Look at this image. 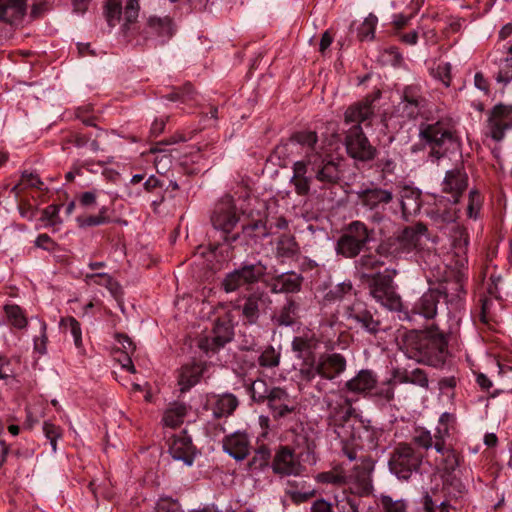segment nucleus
Listing matches in <instances>:
<instances>
[{"instance_id": "f257e3e1", "label": "nucleus", "mask_w": 512, "mask_h": 512, "mask_svg": "<svg viewBox=\"0 0 512 512\" xmlns=\"http://www.w3.org/2000/svg\"><path fill=\"white\" fill-rule=\"evenodd\" d=\"M304 149V158L293 164L291 183L298 195H307L310 191L312 177L308 170L314 173V178L324 185H334L340 182L343 172L341 161L326 153L318 145V136L314 131H300L291 137Z\"/></svg>"}, {"instance_id": "f03ea898", "label": "nucleus", "mask_w": 512, "mask_h": 512, "mask_svg": "<svg viewBox=\"0 0 512 512\" xmlns=\"http://www.w3.org/2000/svg\"><path fill=\"white\" fill-rule=\"evenodd\" d=\"M374 111L369 100L350 106L345 112V122L355 123L348 129L345 147L349 156L360 161H369L375 156V149L363 133L360 123L367 121Z\"/></svg>"}, {"instance_id": "7ed1b4c3", "label": "nucleus", "mask_w": 512, "mask_h": 512, "mask_svg": "<svg viewBox=\"0 0 512 512\" xmlns=\"http://www.w3.org/2000/svg\"><path fill=\"white\" fill-rule=\"evenodd\" d=\"M427 228L419 223L406 227L400 233L383 240L377 247V254L385 258H398L414 251H421L428 240Z\"/></svg>"}, {"instance_id": "20e7f679", "label": "nucleus", "mask_w": 512, "mask_h": 512, "mask_svg": "<svg viewBox=\"0 0 512 512\" xmlns=\"http://www.w3.org/2000/svg\"><path fill=\"white\" fill-rule=\"evenodd\" d=\"M421 140L430 148V156L439 160L447 152L459 149L453 124L448 120H439L432 124H422L419 130Z\"/></svg>"}, {"instance_id": "39448f33", "label": "nucleus", "mask_w": 512, "mask_h": 512, "mask_svg": "<svg viewBox=\"0 0 512 512\" xmlns=\"http://www.w3.org/2000/svg\"><path fill=\"white\" fill-rule=\"evenodd\" d=\"M328 411V426L339 439H347L353 430L352 416L355 409L352 406V399L341 392H332L324 397Z\"/></svg>"}, {"instance_id": "423d86ee", "label": "nucleus", "mask_w": 512, "mask_h": 512, "mask_svg": "<svg viewBox=\"0 0 512 512\" xmlns=\"http://www.w3.org/2000/svg\"><path fill=\"white\" fill-rule=\"evenodd\" d=\"M423 461V455L411 444L399 443L391 453L388 465L392 474L400 480H409L418 473Z\"/></svg>"}, {"instance_id": "0eeeda50", "label": "nucleus", "mask_w": 512, "mask_h": 512, "mask_svg": "<svg viewBox=\"0 0 512 512\" xmlns=\"http://www.w3.org/2000/svg\"><path fill=\"white\" fill-rule=\"evenodd\" d=\"M370 240V232L361 221L351 222L337 241L336 251L346 257H356Z\"/></svg>"}, {"instance_id": "6e6552de", "label": "nucleus", "mask_w": 512, "mask_h": 512, "mask_svg": "<svg viewBox=\"0 0 512 512\" xmlns=\"http://www.w3.org/2000/svg\"><path fill=\"white\" fill-rule=\"evenodd\" d=\"M343 317L350 328L361 329L375 335L380 331V321L374 317L365 302L354 300L343 306Z\"/></svg>"}, {"instance_id": "1a4fd4ad", "label": "nucleus", "mask_w": 512, "mask_h": 512, "mask_svg": "<svg viewBox=\"0 0 512 512\" xmlns=\"http://www.w3.org/2000/svg\"><path fill=\"white\" fill-rule=\"evenodd\" d=\"M357 204L372 212L371 219L374 222L382 220L381 212L393 200L391 190L378 186H371L356 191Z\"/></svg>"}, {"instance_id": "9d476101", "label": "nucleus", "mask_w": 512, "mask_h": 512, "mask_svg": "<svg viewBox=\"0 0 512 512\" xmlns=\"http://www.w3.org/2000/svg\"><path fill=\"white\" fill-rule=\"evenodd\" d=\"M370 295L382 306L392 311L402 307L400 296L393 287V278L390 274H376L370 283Z\"/></svg>"}, {"instance_id": "9b49d317", "label": "nucleus", "mask_w": 512, "mask_h": 512, "mask_svg": "<svg viewBox=\"0 0 512 512\" xmlns=\"http://www.w3.org/2000/svg\"><path fill=\"white\" fill-rule=\"evenodd\" d=\"M267 267L262 262L245 264L228 273L222 281V287L227 293L234 292L244 285L258 282L266 273Z\"/></svg>"}, {"instance_id": "f8f14e48", "label": "nucleus", "mask_w": 512, "mask_h": 512, "mask_svg": "<svg viewBox=\"0 0 512 512\" xmlns=\"http://www.w3.org/2000/svg\"><path fill=\"white\" fill-rule=\"evenodd\" d=\"M139 0H107L105 16L110 27L122 23L124 28L128 27L138 18Z\"/></svg>"}, {"instance_id": "ddd939ff", "label": "nucleus", "mask_w": 512, "mask_h": 512, "mask_svg": "<svg viewBox=\"0 0 512 512\" xmlns=\"http://www.w3.org/2000/svg\"><path fill=\"white\" fill-rule=\"evenodd\" d=\"M427 107V100L420 86L409 85L404 88L402 100L397 106L400 115L407 119H416L423 116Z\"/></svg>"}, {"instance_id": "4468645a", "label": "nucleus", "mask_w": 512, "mask_h": 512, "mask_svg": "<svg viewBox=\"0 0 512 512\" xmlns=\"http://www.w3.org/2000/svg\"><path fill=\"white\" fill-rule=\"evenodd\" d=\"M351 436L347 439H340L342 443H351L359 449H376L379 445V438L383 432L380 429L365 425L362 421L353 423Z\"/></svg>"}, {"instance_id": "2eb2a0df", "label": "nucleus", "mask_w": 512, "mask_h": 512, "mask_svg": "<svg viewBox=\"0 0 512 512\" xmlns=\"http://www.w3.org/2000/svg\"><path fill=\"white\" fill-rule=\"evenodd\" d=\"M272 470L279 476H298L303 466L294 451L287 446H281L272 461Z\"/></svg>"}, {"instance_id": "dca6fc26", "label": "nucleus", "mask_w": 512, "mask_h": 512, "mask_svg": "<svg viewBox=\"0 0 512 512\" xmlns=\"http://www.w3.org/2000/svg\"><path fill=\"white\" fill-rule=\"evenodd\" d=\"M267 406L274 419L286 417L296 409V401L286 389L282 387H271Z\"/></svg>"}, {"instance_id": "f3484780", "label": "nucleus", "mask_w": 512, "mask_h": 512, "mask_svg": "<svg viewBox=\"0 0 512 512\" xmlns=\"http://www.w3.org/2000/svg\"><path fill=\"white\" fill-rule=\"evenodd\" d=\"M488 134L495 141L503 139L505 131L512 128V107L497 105L488 118Z\"/></svg>"}, {"instance_id": "a211bd4d", "label": "nucleus", "mask_w": 512, "mask_h": 512, "mask_svg": "<svg viewBox=\"0 0 512 512\" xmlns=\"http://www.w3.org/2000/svg\"><path fill=\"white\" fill-rule=\"evenodd\" d=\"M238 220L231 197H224L216 204L211 217L212 224L216 229L228 233L236 226Z\"/></svg>"}, {"instance_id": "6ab92c4d", "label": "nucleus", "mask_w": 512, "mask_h": 512, "mask_svg": "<svg viewBox=\"0 0 512 512\" xmlns=\"http://www.w3.org/2000/svg\"><path fill=\"white\" fill-rule=\"evenodd\" d=\"M428 216L433 225L439 230H452L457 224L458 211L453 205L446 206L443 200L428 210Z\"/></svg>"}, {"instance_id": "aec40b11", "label": "nucleus", "mask_w": 512, "mask_h": 512, "mask_svg": "<svg viewBox=\"0 0 512 512\" xmlns=\"http://www.w3.org/2000/svg\"><path fill=\"white\" fill-rule=\"evenodd\" d=\"M372 470L373 467L369 463H363L354 467L351 474L348 475V484H351V489L354 493L362 497L371 494L373 490Z\"/></svg>"}, {"instance_id": "412c9836", "label": "nucleus", "mask_w": 512, "mask_h": 512, "mask_svg": "<svg viewBox=\"0 0 512 512\" xmlns=\"http://www.w3.org/2000/svg\"><path fill=\"white\" fill-rule=\"evenodd\" d=\"M467 185V173L459 167L448 170L442 183L443 191L451 194L452 204H456L459 201V198L466 190Z\"/></svg>"}, {"instance_id": "4be33fe9", "label": "nucleus", "mask_w": 512, "mask_h": 512, "mask_svg": "<svg viewBox=\"0 0 512 512\" xmlns=\"http://www.w3.org/2000/svg\"><path fill=\"white\" fill-rule=\"evenodd\" d=\"M169 452L175 460L182 461L187 466H191L194 462L195 448L186 432L173 436Z\"/></svg>"}, {"instance_id": "5701e85b", "label": "nucleus", "mask_w": 512, "mask_h": 512, "mask_svg": "<svg viewBox=\"0 0 512 512\" xmlns=\"http://www.w3.org/2000/svg\"><path fill=\"white\" fill-rule=\"evenodd\" d=\"M446 340L442 334L427 333L418 336L416 349L427 358L439 359L446 350Z\"/></svg>"}, {"instance_id": "b1692460", "label": "nucleus", "mask_w": 512, "mask_h": 512, "mask_svg": "<svg viewBox=\"0 0 512 512\" xmlns=\"http://www.w3.org/2000/svg\"><path fill=\"white\" fill-rule=\"evenodd\" d=\"M27 7V0H0V21L10 25L22 23Z\"/></svg>"}, {"instance_id": "393cba45", "label": "nucleus", "mask_w": 512, "mask_h": 512, "mask_svg": "<svg viewBox=\"0 0 512 512\" xmlns=\"http://www.w3.org/2000/svg\"><path fill=\"white\" fill-rule=\"evenodd\" d=\"M377 382V376L372 370L363 369L345 383V389L366 396L376 388Z\"/></svg>"}, {"instance_id": "a878e982", "label": "nucleus", "mask_w": 512, "mask_h": 512, "mask_svg": "<svg viewBox=\"0 0 512 512\" xmlns=\"http://www.w3.org/2000/svg\"><path fill=\"white\" fill-rule=\"evenodd\" d=\"M320 376L326 380H333L346 369V359L339 353L321 356L318 360Z\"/></svg>"}, {"instance_id": "bb28decb", "label": "nucleus", "mask_w": 512, "mask_h": 512, "mask_svg": "<svg viewBox=\"0 0 512 512\" xmlns=\"http://www.w3.org/2000/svg\"><path fill=\"white\" fill-rule=\"evenodd\" d=\"M303 277L296 272H285L273 278L271 291L273 293H295L301 289Z\"/></svg>"}, {"instance_id": "cd10ccee", "label": "nucleus", "mask_w": 512, "mask_h": 512, "mask_svg": "<svg viewBox=\"0 0 512 512\" xmlns=\"http://www.w3.org/2000/svg\"><path fill=\"white\" fill-rule=\"evenodd\" d=\"M493 61L498 65L496 81L507 84L512 81V45L505 51L497 49L493 52Z\"/></svg>"}, {"instance_id": "c85d7f7f", "label": "nucleus", "mask_w": 512, "mask_h": 512, "mask_svg": "<svg viewBox=\"0 0 512 512\" xmlns=\"http://www.w3.org/2000/svg\"><path fill=\"white\" fill-rule=\"evenodd\" d=\"M249 440L244 433H234L223 440V449L236 460H243L249 454Z\"/></svg>"}, {"instance_id": "c756f323", "label": "nucleus", "mask_w": 512, "mask_h": 512, "mask_svg": "<svg viewBox=\"0 0 512 512\" xmlns=\"http://www.w3.org/2000/svg\"><path fill=\"white\" fill-rule=\"evenodd\" d=\"M292 350L298 358L313 359L312 356L319 346V339L314 333L305 332L292 340Z\"/></svg>"}, {"instance_id": "7c9ffc66", "label": "nucleus", "mask_w": 512, "mask_h": 512, "mask_svg": "<svg viewBox=\"0 0 512 512\" xmlns=\"http://www.w3.org/2000/svg\"><path fill=\"white\" fill-rule=\"evenodd\" d=\"M205 370L206 365L203 363H193L182 366L178 378L180 391H188L191 387L196 385L204 375Z\"/></svg>"}, {"instance_id": "2f4dec72", "label": "nucleus", "mask_w": 512, "mask_h": 512, "mask_svg": "<svg viewBox=\"0 0 512 512\" xmlns=\"http://www.w3.org/2000/svg\"><path fill=\"white\" fill-rule=\"evenodd\" d=\"M174 30L172 19L168 16H150L147 20L146 34L159 37L162 41L172 37Z\"/></svg>"}, {"instance_id": "473e14b6", "label": "nucleus", "mask_w": 512, "mask_h": 512, "mask_svg": "<svg viewBox=\"0 0 512 512\" xmlns=\"http://www.w3.org/2000/svg\"><path fill=\"white\" fill-rule=\"evenodd\" d=\"M440 292L429 290L424 293L414 304L413 311L426 319H432L437 313V304L439 302Z\"/></svg>"}, {"instance_id": "72a5a7b5", "label": "nucleus", "mask_w": 512, "mask_h": 512, "mask_svg": "<svg viewBox=\"0 0 512 512\" xmlns=\"http://www.w3.org/2000/svg\"><path fill=\"white\" fill-rule=\"evenodd\" d=\"M213 415L216 418L227 417L237 408L239 402L233 394H223L216 396L213 401Z\"/></svg>"}, {"instance_id": "f704fd0d", "label": "nucleus", "mask_w": 512, "mask_h": 512, "mask_svg": "<svg viewBox=\"0 0 512 512\" xmlns=\"http://www.w3.org/2000/svg\"><path fill=\"white\" fill-rule=\"evenodd\" d=\"M85 282L87 285H99L106 287L112 296L116 299L121 295V286L118 282L114 281L107 273H91L85 275Z\"/></svg>"}, {"instance_id": "c9c22d12", "label": "nucleus", "mask_w": 512, "mask_h": 512, "mask_svg": "<svg viewBox=\"0 0 512 512\" xmlns=\"http://www.w3.org/2000/svg\"><path fill=\"white\" fill-rule=\"evenodd\" d=\"M315 480L318 483L341 487L348 484L349 477L341 466H336L330 471L318 473L315 476Z\"/></svg>"}, {"instance_id": "e433bc0d", "label": "nucleus", "mask_w": 512, "mask_h": 512, "mask_svg": "<svg viewBox=\"0 0 512 512\" xmlns=\"http://www.w3.org/2000/svg\"><path fill=\"white\" fill-rule=\"evenodd\" d=\"M298 308V304L293 299H287L279 312L273 316L274 323L278 326H291L296 320Z\"/></svg>"}, {"instance_id": "4c0bfd02", "label": "nucleus", "mask_w": 512, "mask_h": 512, "mask_svg": "<svg viewBox=\"0 0 512 512\" xmlns=\"http://www.w3.org/2000/svg\"><path fill=\"white\" fill-rule=\"evenodd\" d=\"M261 296L252 294L247 297L243 305H239L237 308L241 309L243 318L249 324H255L259 318L260 313Z\"/></svg>"}, {"instance_id": "58836bf2", "label": "nucleus", "mask_w": 512, "mask_h": 512, "mask_svg": "<svg viewBox=\"0 0 512 512\" xmlns=\"http://www.w3.org/2000/svg\"><path fill=\"white\" fill-rule=\"evenodd\" d=\"M352 294V283L350 281H344L327 289L323 294V301L330 304L336 301H341Z\"/></svg>"}, {"instance_id": "ea45409f", "label": "nucleus", "mask_w": 512, "mask_h": 512, "mask_svg": "<svg viewBox=\"0 0 512 512\" xmlns=\"http://www.w3.org/2000/svg\"><path fill=\"white\" fill-rule=\"evenodd\" d=\"M187 407L183 403H173L164 413L163 422L166 426L175 428L183 423Z\"/></svg>"}, {"instance_id": "a19ab883", "label": "nucleus", "mask_w": 512, "mask_h": 512, "mask_svg": "<svg viewBox=\"0 0 512 512\" xmlns=\"http://www.w3.org/2000/svg\"><path fill=\"white\" fill-rule=\"evenodd\" d=\"M299 247L295 238L290 235H282L276 243V256L278 258H293L297 255Z\"/></svg>"}, {"instance_id": "79ce46f5", "label": "nucleus", "mask_w": 512, "mask_h": 512, "mask_svg": "<svg viewBox=\"0 0 512 512\" xmlns=\"http://www.w3.org/2000/svg\"><path fill=\"white\" fill-rule=\"evenodd\" d=\"M447 417L446 413L441 415L439 425L436 427L434 435H432L436 452H443L448 447L446 439L449 437V427L445 423V418Z\"/></svg>"}, {"instance_id": "37998d69", "label": "nucleus", "mask_w": 512, "mask_h": 512, "mask_svg": "<svg viewBox=\"0 0 512 512\" xmlns=\"http://www.w3.org/2000/svg\"><path fill=\"white\" fill-rule=\"evenodd\" d=\"M76 221L80 228H86L106 224L110 218L107 216V208L102 207L98 215L78 216Z\"/></svg>"}, {"instance_id": "c03bdc74", "label": "nucleus", "mask_w": 512, "mask_h": 512, "mask_svg": "<svg viewBox=\"0 0 512 512\" xmlns=\"http://www.w3.org/2000/svg\"><path fill=\"white\" fill-rule=\"evenodd\" d=\"M252 399L257 403H265L269 397L271 388L262 379L253 381L249 387Z\"/></svg>"}, {"instance_id": "a18cd8bd", "label": "nucleus", "mask_w": 512, "mask_h": 512, "mask_svg": "<svg viewBox=\"0 0 512 512\" xmlns=\"http://www.w3.org/2000/svg\"><path fill=\"white\" fill-rule=\"evenodd\" d=\"M65 331H69L73 337L74 344L78 349L82 348V332L80 323L73 317L63 318L60 322Z\"/></svg>"}, {"instance_id": "49530a36", "label": "nucleus", "mask_w": 512, "mask_h": 512, "mask_svg": "<svg viewBox=\"0 0 512 512\" xmlns=\"http://www.w3.org/2000/svg\"><path fill=\"white\" fill-rule=\"evenodd\" d=\"M377 22V17L373 14H369L358 28V38L361 41L373 40Z\"/></svg>"}, {"instance_id": "de8ad7c7", "label": "nucleus", "mask_w": 512, "mask_h": 512, "mask_svg": "<svg viewBox=\"0 0 512 512\" xmlns=\"http://www.w3.org/2000/svg\"><path fill=\"white\" fill-rule=\"evenodd\" d=\"M280 362V353L272 346L267 347L259 356L258 363L264 368L277 367Z\"/></svg>"}, {"instance_id": "09e8293b", "label": "nucleus", "mask_w": 512, "mask_h": 512, "mask_svg": "<svg viewBox=\"0 0 512 512\" xmlns=\"http://www.w3.org/2000/svg\"><path fill=\"white\" fill-rule=\"evenodd\" d=\"M438 453L443 456V468L446 472L451 473L460 465V457L452 447L448 446L445 451Z\"/></svg>"}, {"instance_id": "8fccbe9b", "label": "nucleus", "mask_w": 512, "mask_h": 512, "mask_svg": "<svg viewBox=\"0 0 512 512\" xmlns=\"http://www.w3.org/2000/svg\"><path fill=\"white\" fill-rule=\"evenodd\" d=\"M300 379L306 382L312 381L316 375L320 376V370L318 369V361L314 359H306L299 369Z\"/></svg>"}, {"instance_id": "3c124183", "label": "nucleus", "mask_w": 512, "mask_h": 512, "mask_svg": "<svg viewBox=\"0 0 512 512\" xmlns=\"http://www.w3.org/2000/svg\"><path fill=\"white\" fill-rule=\"evenodd\" d=\"M380 500L384 512H407V504L404 500H394L388 495H382Z\"/></svg>"}, {"instance_id": "603ef678", "label": "nucleus", "mask_w": 512, "mask_h": 512, "mask_svg": "<svg viewBox=\"0 0 512 512\" xmlns=\"http://www.w3.org/2000/svg\"><path fill=\"white\" fill-rule=\"evenodd\" d=\"M5 312L7 317L15 327L23 328L27 324V320L23 315L21 308L17 305H6Z\"/></svg>"}, {"instance_id": "864d4df0", "label": "nucleus", "mask_w": 512, "mask_h": 512, "mask_svg": "<svg viewBox=\"0 0 512 512\" xmlns=\"http://www.w3.org/2000/svg\"><path fill=\"white\" fill-rule=\"evenodd\" d=\"M231 340L230 328L225 324H217L214 329L213 343L216 347H223Z\"/></svg>"}, {"instance_id": "5fc2aeb1", "label": "nucleus", "mask_w": 512, "mask_h": 512, "mask_svg": "<svg viewBox=\"0 0 512 512\" xmlns=\"http://www.w3.org/2000/svg\"><path fill=\"white\" fill-rule=\"evenodd\" d=\"M412 440L417 446L425 450L434 447L432 434L430 431L425 429L416 430Z\"/></svg>"}, {"instance_id": "6e6d98bb", "label": "nucleus", "mask_w": 512, "mask_h": 512, "mask_svg": "<svg viewBox=\"0 0 512 512\" xmlns=\"http://www.w3.org/2000/svg\"><path fill=\"white\" fill-rule=\"evenodd\" d=\"M450 236L453 241V246L460 251L465 249L468 244V237L466 230L460 225L455 226L452 230H450Z\"/></svg>"}, {"instance_id": "4d7b16f0", "label": "nucleus", "mask_w": 512, "mask_h": 512, "mask_svg": "<svg viewBox=\"0 0 512 512\" xmlns=\"http://www.w3.org/2000/svg\"><path fill=\"white\" fill-rule=\"evenodd\" d=\"M382 265L384 262L374 255H364L357 261V267L363 270V277L368 276L365 271L376 269Z\"/></svg>"}, {"instance_id": "13d9d810", "label": "nucleus", "mask_w": 512, "mask_h": 512, "mask_svg": "<svg viewBox=\"0 0 512 512\" xmlns=\"http://www.w3.org/2000/svg\"><path fill=\"white\" fill-rule=\"evenodd\" d=\"M43 431L46 438L50 441L51 449L53 452L57 450V439L61 437V429L52 423L45 422Z\"/></svg>"}, {"instance_id": "bf43d9fd", "label": "nucleus", "mask_w": 512, "mask_h": 512, "mask_svg": "<svg viewBox=\"0 0 512 512\" xmlns=\"http://www.w3.org/2000/svg\"><path fill=\"white\" fill-rule=\"evenodd\" d=\"M410 384L428 389L429 379L427 373L420 368L410 370Z\"/></svg>"}, {"instance_id": "052dcab7", "label": "nucleus", "mask_w": 512, "mask_h": 512, "mask_svg": "<svg viewBox=\"0 0 512 512\" xmlns=\"http://www.w3.org/2000/svg\"><path fill=\"white\" fill-rule=\"evenodd\" d=\"M481 207L480 195L477 191L472 190L469 193V203L467 207V214L470 218H477L478 212Z\"/></svg>"}, {"instance_id": "680f3d73", "label": "nucleus", "mask_w": 512, "mask_h": 512, "mask_svg": "<svg viewBox=\"0 0 512 512\" xmlns=\"http://www.w3.org/2000/svg\"><path fill=\"white\" fill-rule=\"evenodd\" d=\"M336 509L338 512H359V504L350 497H343L336 500Z\"/></svg>"}, {"instance_id": "e2e57ef3", "label": "nucleus", "mask_w": 512, "mask_h": 512, "mask_svg": "<svg viewBox=\"0 0 512 512\" xmlns=\"http://www.w3.org/2000/svg\"><path fill=\"white\" fill-rule=\"evenodd\" d=\"M434 76L448 87L451 81V65L449 63H440L434 70Z\"/></svg>"}, {"instance_id": "0e129e2a", "label": "nucleus", "mask_w": 512, "mask_h": 512, "mask_svg": "<svg viewBox=\"0 0 512 512\" xmlns=\"http://www.w3.org/2000/svg\"><path fill=\"white\" fill-rule=\"evenodd\" d=\"M79 206L84 209H92L97 204V192L96 191H86L81 193L78 196Z\"/></svg>"}, {"instance_id": "69168bd1", "label": "nucleus", "mask_w": 512, "mask_h": 512, "mask_svg": "<svg viewBox=\"0 0 512 512\" xmlns=\"http://www.w3.org/2000/svg\"><path fill=\"white\" fill-rule=\"evenodd\" d=\"M271 457V453L268 447L266 446H260L254 454L252 462L256 465H258L259 468H262L264 466L268 465L269 459Z\"/></svg>"}, {"instance_id": "338daca9", "label": "nucleus", "mask_w": 512, "mask_h": 512, "mask_svg": "<svg viewBox=\"0 0 512 512\" xmlns=\"http://www.w3.org/2000/svg\"><path fill=\"white\" fill-rule=\"evenodd\" d=\"M160 143L155 145L150 149L151 153H163L161 156H157L155 158V165L157 167L158 172L160 171V165H162V168L165 169L167 166L171 164V155L166 154V150L162 149L160 147Z\"/></svg>"}, {"instance_id": "774afa93", "label": "nucleus", "mask_w": 512, "mask_h": 512, "mask_svg": "<svg viewBox=\"0 0 512 512\" xmlns=\"http://www.w3.org/2000/svg\"><path fill=\"white\" fill-rule=\"evenodd\" d=\"M156 512H182L177 502L169 499H161L156 505Z\"/></svg>"}]
</instances>
